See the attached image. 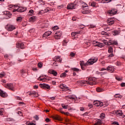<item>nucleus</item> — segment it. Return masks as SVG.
Segmentation results:
<instances>
[{
	"label": "nucleus",
	"mask_w": 125,
	"mask_h": 125,
	"mask_svg": "<svg viewBox=\"0 0 125 125\" xmlns=\"http://www.w3.org/2000/svg\"><path fill=\"white\" fill-rule=\"evenodd\" d=\"M98 60V58H94V59H90L85 63H84V62L81 61L80 66H85V67H86V66H88V65H92L93 64H94L95 62H97Z\"/></svg>",
	"instance_id": "nucleus-1"
},
{
	"label": "nucleus",
	"mask_w": 125,
	"mask_h": 125,
	"mask_svg": "<svg viewBox=\"0 0 125 125\" xmlns=\"http://www.w3.org/2000/svg\"><path fill=\"white\" fill-rule=\"evenodd\" d=\"M94 46H98L99 47H103L105 44H108V42L107 41L104 40L103 43L99 42L97 41H94L93 42Z\"/></svg>",
	"instance_id": "nucleus-2"
},
{
	"label": "nucleus",
	"mask_w": 125,
	"mask_h": 125,
	"mask_svg": "<svg viewBox=\"0 0 125 125\" xmlns=\"http://www.w3.org/2000/svg\"><path fill=\"white\" fill-rule=\"evenodd\" d=\"M5 29L7 30V31H8V32H12V31H13V30H15L16 28H15L14 25L7 24L5 26Z\"/></svg>",
	"instance_id": "nucleus-3"
},
{
	"label": "nucleus",
	"mask_w": 125,
	"mask_h": 125,
	"mask_svg": "<svg viewBox=\"0 0 125 125\" xmlns=\"http://www.w3.org/2000/svg\"><path fill=\"white\" fill-rule=\"evenodd\" d=\"M88 81H87V83L90 84V85H94V84H96V81L95 79L93 78H88Z\"/></svg>",
	"instance_id": "nucleus-4"
},
{
	"label": "nucleus",
	"mask_w": 125,
	"mask_h": 125,
	"mask_svg": "<svg viewBox=\"0 0 125 125\" xmlns=\"http://www.w3.org/2000/svg\"><path fill=\"white\" fill-rule=\"evenodd\" d=\"M27 10V8H22V7H19L18 9H14L13 12L17 11L18 12H24Z\"/></svg>",
	"instance_id": "nucleus-5"
},
{
	"label": "nucleus",
	"mask_w": 125,
	"mask_h": 125,
	"mask_svg": "<svg viewBox=\"0 0 125 125\" xmlns=\"http://www.w3.org/2000/svg\"><path fill=\"white\" fill-rule=\"evenodd\" d=\"M113 115H117L118 116H122L123 118H124L125 115H123V112L121 110L113 111L112 113Z\"/></svg>",
	"instance_id": "nucleus-6"
},
{
	"label": "nucleus",
	"mask_w": 125,
	"mask_h": 125,
	"mask_svg": "<svg viewBox=\"0 0 125 125\" xmlns=\"http://www.w3.org/2000/svg\"><path fill=\"white\" fill-rule=\"evenodd\" d=\"M94 105L97 107H102L103 106V103L99 101H95L93 102Z\"/></svg>",
	"instance_id": "nucleus-7"
},
{
	"label": "nucleus",
	"mask_w": 125,
	"mask_h": 125,
	"mask_svg": "<svg viewBox=\"0 0 125 125\" xmlns=\"http://www.w3.org/2000/svg\"><path fill=\"white\" fill-rule=\"evenodd\" d=\"M40 86L42 88H43L44 89H50V86H49L48 84H40Z\"/></svg>",
	"instance_id": "nucleus-8"
},
{
	"label": "nucleus",
	"mask_w": 125,
	"mask_h": 125,
	"mask_svg": "<svg viewBox=\"0 0 125 125\" xmlns=\"http://www.w3.org/2000/svg\"><path fill=\"white\" fill-rule=\"evenodd\" d=\"M62 36V32L61 31H57L56 33V35H55V38L56 40H59L60 39V37Z\"/></svg>",
	"instance_id": "nucleus-9"
},
{
	"label": "nucleus",
	"mask_w": 125,
	"mask_h": 125,
	"mask_svg": "<svg viewBox=\"0 0 125 125\" xmlns=\"http://www.w3.org/2000/svg\"><path fill=\"white\" fill-rule=\"evenodd\" d=\"M16 47L17 48H21V49H24V48H25V47L24 46V43L19 42L17 43Z\"/></svg>",
	"instance_id": "nucleus-10"
},
{
	"label": "nucleus",
	"mask_w": 125,
	"mask_h": 125,
	"mask_svg": "<svg viewBox=\"0 0 125 125\" xmlns=\"http://www.w3.org/2000/svg\"><path fill=\"white\" fill-rule=\"evenodd\" d=\"M7 87L9 89H10V90H12V91H15V90L14 89V85L12 83H9L7 85Z\"/></svg>",
	"instance_id": "nucleus-11"
},
{
	"label": "nucleus",
	"mask_w": 125,
	"mask_h": 125,
	"mask_svg": "<svg viewBox=\"0 0 125 125\" xmlns=\"http://www.w3.org/2000/svg\"><path fill=\"white\" fill-rule=\"evenodd\" d=\"M76 4L70 3L67 5V9H75L76 8Z\"/></svg>",
	"instance_id": "nucleus-12"
},
{
	"label": "nucleus",
	"mask_w": 125,
	"mask_h": 125,
	"mask_svg": "<svg viewBox=\"0 0 125 125\" xmlns=\"http://www.w3.org/2000/svg\"><path fill=\"white\" fill-rule=\"evenodd\" d=\"M53 61H55V62H62V59L60 58V57L59 56H56L53 59Z\"/></svg>",
	"instance_id": "nucleus-13"
},
{
	"label": "nucleus",
	"mask_w": 125,
	"mask_h": 125,
	"mask_svg": "<svg viewBox=\"0 0 125 125\" xmlns=\"http://www.w3.org/2000/svg\"><path fill=\"white\" fill-rule=\"evenodd\" d=\"M52 33V32L51 31L45 32L43 35V38H47V37H49V36L51 35Z\"/></svg>",
	"instance_id": "nucleus-14"
},
{
	"label": "nucleus",
	"mask_w": 125,
	"mask_h": 125,
	"mask_svg": "<svg viewBox=\"0 0 125 125\" xmlns=\"http://www.w3.org/2000/svg\"><path fill=\"white\" fill-rule=\"evenodd\" d=\"M0 96L1 97H6V96H7V94H6V93L4 92V91L0 90Z\"/></svg>",
	"instance_id": "nucleus-15"
},
{
	"label": "nucleus",
	"mask_w": 125,
	"mask_h": 125,
	"mask_svg": "<svg viewBox=\"0 0 125 125\" xmlns=\"http://www.w3.org/2000/svg\"><path fill=\"white\" fill-rule=\"evenodd\" d=\"M29 95H32L34 97H38V96H39V94L37 92L33 91L29 93Z\"/></svg>",
	"instance_id": "nucleus-16"
},
{
	"label": "nucleus",
	"mask_w": 125,
	"mask_h": 125,
	"mask_svg": "<svg viewBox=\"0 0 125 125\" xmlns=\"http://www.w3.org/2000/svg\"><path fill=\"white\" fill-rule=\"evenodd\" d=\"M117 12V10L116 9H112L110 11V15L112 14V15H115Z\"/></svg>",
	"instance_id": "nucleus-17"
},
{
	"label": "nucleus",
	"mask_w": 125,
	"mask_h": 125,
	"mask_svg": "<svg viewBox=\"0 0 125 125\" xmlns=\"http://www.w3.org/2000/svg\"><path fill=\"white\" fill-rule=\"evenodd\" d=\"M49 73L52 74L54 76H57V72L55 71L54 70H49Z\"/></svg>",
	"instance_id": "nucleus-18"
},
{
	"label": "nucleus",
	"mask_w": 125,
	"mask_h": 125,
	"mask_svg": "<svg viewBox=\"0 0 125 125\" xmlns=\"http://www.w3.org/2000/svg\"><path fill=\"white\" fill-rule=\"evenodd\" d=\"M60 87L61 88H62V89H66L65 90H68V87H67V85H66L65 84H62L60 85Z\"/></svg>",
	"instance_id": "nucleus-19"
},
{
	"label": "nucleus",
	"mask_w": 125,
	"mask_h": 125,
	"mask_svg": "<svg viewBox=\"0 0 125 125\" xmlns=\"http://www.w3.org/2000/svg\"><path fill=\"white\" fill-rule=\"evenodd\" d=\"M119 34H120V31L118 30H114L112 31V35H113V36H118V35H119Z\"/></svg>",
	"instance_id": "nucleus-20"
},
{
	"label": "nucleus",
	"mask_w": 125,
	"mask_h": 125,
	"mask_svg": "<svg viewBox=\"0 0 125 125\" xmlns=\"http://www.w3.org/2000/svg\"><path fill=\"white\" fill-rule=\"evenodd\" d=\"M53 119H54V120H57V121H62V118H61V117L58 115L54 116Z\"/></svg>",
	"instance_id": "nucleus-21"
},
{
	"label": "nucleus",
	"mask_w": 125,
	"mask_h": 125,
	"mask_svg": "<svg viewBox=\"0 0 125 125\" xmlns=\"http://www.w3.org/2000/svg\"><path fill=\"white\" fill-rule=\"evenodd\" d=\"M96 91H97V92H102V91H104V89L100 87H98L96 88Z\"/></svg>",
	"instance_id": "nucleus-22"
},
{
	"label": "nucleus",
	"mask_w": 125,
	"mask_h": 125,
	"mask_svg": "<svg viewBox=\"0 0 125 125\" xmlns=\"http://www.w3.org/2000/svg\"><path fill=\"white\" fill-rule=\"evenodd\" d=\"M90 12H91V11H90V10H84L82 12V13L83 14H89V13H90Z\"/></svg>",
	"instance_id": "nucleus-23"
},
{
	"label": "nucleus",
	"mask_w": 125,
	"mask_h": 125,
	"mask_svg": "<svg viewBox=\"0 0 125 125\" xmlns=\"http://www.w3.org/2000/svg\"><path fill=\"white\" fill-rule=\"evenodd\" d=\"M69 99H73L74 100H77L78 98L75 95H72L68 97Z\"/></svg>",
	"instance_id": "nucleus-24"
},
{
	"label": "nucleus",
	"mask_w": 125,
	"mask_h": 125,
	"mask_svg": "<svg viewBox=\"0 0 125 125\" xmlns=\"http://www.w3.org/2000/svg\"><path fill=\"white\" fill-rule=\"evenodd\" d=\"M89 5L93 6V7H96V2H89Z\"/></svg>",
	"instance_id": "nucleus-25"
},
{
	"label": "nucleus",
	"mask_w": 125,
	"mask_h": 125,
	"mask_svg": "<svg viewBox=\"0 0 125 125\" xmlns=\"http://www.w3.org/2000/svg\"><path fill=\"white\" fill-rule=\"evenodd\" d=\"M113 48L111 47H110V57H114V54H113Z\"/></svg>",
	"instance_id": "nucleus-26"
},
{
	"label": "nucleus",
	"mask_w": 125,
	"mask_h": 125,
	"mask_svg": "<svg viewBox=\"0 0 125 125\" xmlns=\"http://www.w3.org/2000/svg\"><path fill=\"white\" fill-rule=\"evenodd\" d=\"M102 124V121L99 119L97 120V122L94 124L95 125H100Z\"/></svg>",
	"instance_id": "nucleus-27"
},
{
	"label": "nucleus",
	"mask_w": 125,
	"mask_h": 125,
	"mask_svg": "<svg viewBox=\"0 0 125 125\" xmlns=\"http://www.w3.org/2000/svg\"><path fill=\"white\" fill-rule=\"evenodd\" d=\"M115 23V19H112V18H110V25H113Z\"/></svg>",
	"instance_id": "nucleus-28"
},
{
	"label": "nucleus",
	"mask_w": 125,
	"mask_h": 125,
	"mask_svg": "<svg viewBox=\"0 0 125 125\" xmlns=\"http://www.w3.org/2000/svg\"><path fill=\"white\" fill-rule=\"evenodd\" d=\"M23 19V18L22 17H18L17 18V22H21V21H22V20Z\"/></svg>",
	"instance_id": "nucleus-29"
},
{
	"label": "nucleus",
	"mask_w": 125,
	"mask_h": 125,
	"mask_svg": "<svg viewBox=\"0 0 125 125\" xmlns=\"http://www.w3.org/2000/svg\"><path fill=\"white\" fill-rule=\"evenodd\" d=\"M36 20V17L33 16L29 19V21L31 22H34Z\"/></svg>",
	"instance_id": "nucleus-30"
},
{
	"label": "nucleus",
	"mask_w": 125,
	"mask_h": 125,
	"mask_svg": "<svg viewBox=\"0 0 125 125\" xmlns=\"http://www.w3.org/2000/svg\"><path fill=\"white\" fill-rule=\"evenodd\" d=\"M110 45H111V44H114V45H117L118 44V42L117 41H113V42H110Z\"/></svg>",
	"instance_id": "nucleus-31"
},
{
	"label": "nucleus",
	"mask_w": 125,
	"mask_h": 125,
	"mask_svg": "<svg viewBox=\"0 0 125 125\" xmlns=\"http://www.w3.org/2000/svg\"><path fill=\"white\" fill-rule=\"evenodd\" d=\"M115 71V68H114V66H110V73H113Z\"/></svg>",
	"instance_id": "nucleus-32"
},
{
	"label": "nucleus",
	"mask_w": 125,
	"mask_h": 125,
	"mask_svg": "<svg viewBox=\"0 0 125 125\" xmlns=\"http://www.w3.org/2000/svg\"><path fill=\"white\" fill-rule=\"evenodd\" d=\"M72 71H73V72H79L80 71V69L77 68H71Z\"/></svg>",
	"instance_id": "nucleus-33"
},
{
	"label": "nucleus",
	"mask_w": 125,
	"mask_h": 125,
	"mask_svg": "<svg viewBox=\"0 0 125 125\" xmlns=\"http://www.w3.org/2000/svg\"><path fill=\"white\" fill-rule=\"evenodd\" d=\"M106 70H107V71H109L110 70V66H108L107 67V68H106V69L105 68H102L100 71H106Z\"/></svg>",
	"instance_id": "nucleus-34"
},
{
	"label": "nucleus",
	"mask_w": 125,
	"mask_h": 125,
	"mask_svg": "<svg viewBox=\"0 0 125 125\" xmlns=\"http://www.w3.org/2000/svg\"><path fill=\"white\" fill-rule=\"evenodd\" d=\"M4 111V109L3 108L0 109V115H1V116H2Z\"/></svg>",
	"instance_id": "nucleus-35"
},
{
	"label": "nucleus",
	"mask_w": 125,
	"mask_h": 125,
	"mask_svg": "<svg viewBox=\"0 0 125 125\" xmlns=\"http://www.w3.org/2000/svg\"><path fill=\"white\" fill-rule=\"evenodd\" d=\"M68 42L66 41L65 40H63V42H62V45L63 46H66L67 45V43Z\"/></svg>",
	"instance_id": "nucleus-36"
},
{
	"label": "nucleus",
	"mask_w": 125,
	"mask_h": 125,
	"mask_svg": "<svg viewBox=\"0 0 125 125\" xmlns=\"http://www.w3.org/2000/svg\"><path fill=\"white\" fill-rule=\"evenodd\" d=\"M102 2L103 3L110 2V0H102Z\"/></svg>",
	"instance_id": "nucleus-37"
},
{
	"label": "nucleus",
	"mask_w": 125,
	"mask_h": 125,
	"mask_svg": "<svg viewBox=\"0 0 125 125\" xmlns=\"http://www.w3.org/2000/svg\"><path fill=\"white\" fill-rule=\"evenodd\" d=\"M100 118L101 119H104L105 118V114L104 113H101L100 115Z\"/></svg>",
	"instance_id": "nucleus-38"
},
{
	"label": "nucleus",
	"mask_w": 125,
	"mask_h": 125,
	"mask_svg": "<svg viewBox=\"0 0 125 125\" xmlns=\"http://www.w3.org/2000/svg\"><path fill=\"white\" fill-rule=\"evenodd\" d=\"M4 76H5V74L4 73V72H2L0 73V78H3Z\"/></svg>",
	"instance_id": "nucleus-39"
},
{
	"label": "nucleus",
	"mask_w": 125,
	"mask_h": 125,
	"mask_svg": "<svg viewBox=\"0 0 125 125\" xmlns=\"http://www.w3.org/2000/svg\"><path fill=\"white\" fill-rule=\"evenodd\" d=\"M66 73L63 72L61 75V78H65V77H66Z\"/></svg>",
	"instance_id": "nucleus-40"
},
{
	"label": "nucleus",
	"mask_w": 125,
	"mask_h": 125,
	"mask_svg": "<svg viewBox=\"0 0 125 125\" xmlns=\"http://www.w3.org/2000/svg\"><path fill=\"white\" fill-rule=\"evenodd\" d=\"M115 98H121L122 97V96L121 95L117 94L115 95Z\"/></svg>",
	"instance_id": "nucleus-41"
},
{
	"label": "nucleus",
	"mask_w": 125,
	"mask_h": 125,
	"mask_svg": "<svg viewBox=\"0 0 125 125\" xmlns=\"http://www.w3.org/2000/svg\"><path fill=\"white\" fill-rule=\"evenodd\" d=\"M62 109V108H60V110L61 111V112L62 113V114H64V115H68V112H66L65 113L64 111H61V110Z\"/></svg>",
	"instance_id": "nucleus-42"
},
{
	"label": "nucleus",
	"mask_w": 125,
	"mask_h": 125,
	"mask_svg": "<svg viewBox=\"0 0 125 125\" xmlns=\"http://www.w3.org/2000/svg\"><path fill=\"white\" fill-rule=\"evenodd\" d=\"M38 68H42V62H39L38 64Z\"/></svg>",
	"instance_id": "nucleus-43"
},
{
	"label": "nucleus",
	"mask_w": 125,
	"mask_h": 125,
	"mask_svg": "<svg viewBox=\"0 0 125 125\" xmlns=\"http://www.w3.org/2000/svg\"><path fill=\"white\" fill-rule=\"evenodd\" d=\"M29 32L31 33V34H33V33H35V29L32 28L31 29H30L29 30Z\"/></svg>",
	"instance_id": "nucleus-44"
},
{
	"label": "nucleus",
	"mask_w": 125,
	"mask_h": 125,
	"mask_svg": "<svg viewBox=\"0 0 125 125\" xmlns=\"http://www.w3.org/2000/svg\"><path fill=\"white\" fill-rule=\"evenodd\" d=\"M111 125H119V123L117 122H112Z\"/></svg>",
	"instance_id": "nucleus-45"
},
{
	"label": "nucleus",
	"mask_w": 125,
	"mask_h": 125,
	"mask_svg": "<svg viewBox=\"0 0 125 125\" xmlns=\"http://www.w3.org/2000/svg\"><path fill=\"white\" fill-rule=\"evenodd\" d=\"M44 12H45V11H44L43 10H42L39 12V14H41L42 15V14H43V13H44Z\"/></svg>",
	"instance_id": "nucleus-46"
},
{
	"label": "nucleus",
	"mask_w": 125,
	"mask_h": 125,
	"mask_svg": "<svg viewBox=\"0 0 125 125\" xmlns=\"http://www.w3.org/2000/svg\"><path fill=\"white\" fill-rule=\"evenodd\" d=\"M84 27H85V26H84V25H83V24L80 25L79 26V28H80V29H83V28H84Z\"/></svg>",
	"instance_id": "nucleus-47"
},
{
	"label": "nucleus",
	"mask_w": 125,
	"mask_h": 125,
	"mask_svg": "<svg viewBox=\"0 0 125 125\" xmlns=\"http://www.w3.org/2000/svg\"><path fill=\"white\" fill-rule=\"evenodd\" d=\"M107 74V72H101V76H103V75H106Z\"/></svg>",
	"instance_id": "nucleus-48"
},
{
	"label": "nucleus",
	"mask_w": 125,
	"mask_h": 125,
	"mask_svg": "<svg viewBox=\"0 0 125 125\" xmlns=\"http://www.w3.org/2000/svg\"><path fill=\"white\" fill-rule=\"evenodd\" d=\"M59 28H58V26H55L53 28V30H58Z\"/></svg>",
	"instance_id": "nucleus-49"
},
{
	"label": "nucleus",
	"mask_w": 125,
	"mask_h": 125,
	"mask_svg": "<svg viewBox=\"0 0 125 125\" xmlns=\"http://www.w3.org/2000/svg\"><path fill=\"white\" fill-rule=\"evenodd\" d=\"M116 80H117V81H122V78L119 77H116L115 78Z\"/></svg>",
	"instance_id": "nucleus-50"
},
{
	"label": "nucleus",
	"mask_w": 125,
	"mask_h": 125,
	"mask_svg": "<svg viewBox=\"0 0 125 125\" xmlns=\"http://www.w3.org/2000/svg\"><path fill=\"white\" fill-rule=\"evenodd\" d=\"M62 107L63 109H67V108H68V105H63L62 104Z\"/></svg>",
	"instance_id": "nucleus-51"
},
{
	"label": "nucleus",
	"mask_w": 125,
	"mask_h": 125,
	"mask_svg": "<svg viewBox=\"0 0 125 125\" xmlns=\"http://www.w3.org/2000/svg\"><path fill=\"white\" fill-rule=\"evenodd\" d=\"M4 58H5L6 59H8V54H5V55H4Z\"/></svg>",
	"instance_id": "nucleus-52"
},
{
	"label": "nucleus",
	"mask_w": 125,
	"mask_h": 125,
	"mask_svg": "<svg viewBox=\"0 0 125 125\" xmlns=\"http://www.w3.org/2000/svg\"><path fill=\"white\" fill-rule=\"evenodd\" d=\"M29 13H30V14H34V10H29Z\"/></svg>",
	"instance_id": "nucleus-53"
},
{
	"label": "nucleus",
	"mask_w": 125,
	"mask_h": 125,
	"mask_svg": "<svg viewBox=\"0 0 125 125\" xmlns=\"http://www.w3.org/2000/svg\"><path fill=\"white\" fill-rule=\"evenodd\" d=\"M34 119H35V120H36V121H39V116H38L37 115H36L34 117Z\"/></svg>",
	"instance_id": "nucleus-54"
},
{
	"label": "nucleus",
	"mask_w": 125,
	"mask_h": 125,
	"mask_svg": "<svg viewBox=\"0 0 125 125\" xmlns=\"http://www.w3.org/2000/svg\"><path fill=\"white\" fill-rule=\"evenodd\" d=\"M83 7H86L87 6V4L84 2V3L83 4Z\"/></svg>",
	"instance_id": "nucleus-55"
},
{
	"label": "nucleus",
	"mask_w": 125,
	"mask_h": 125,
	"mask_svg": "<svg viewBox=\"0 0 125 125\" xmlns=\"http://www.w3.org/2000/svg\"><path fill=\"white\" fill-rule=\"evenodd\" d=\"M80 109V111H82V112H83V111H84V108L83 107H81Z\"/></svg>",
	"instance_id": "nucleus-56"
},
{
	"label": "nucleus",
	"mask_w": 125,
	"mask_h": 125,
	"mask_svg": "<svg viewBox=\"0 0 125 125\" xmlns=\"http://www.w3.org/2000/svg\"><path fill=\"white\" fill-rule=\"evenodd\" d=\"M45 122H46L47 123H49V122H50V119H49V118H46L45 119Z\"/></svg>",
	"instance_id": "nucleus-57"
},
{
	"label": "nucleus",
	"mask_w": 125,
	"mask_h": 125,
	"mask_svg": "<svg viewBox=\"0 0 125 125\" xmlns=\"http://www.w3.org/2000/svg\"><path fill=\"white\" fill-rule=\"evenodd\" d=\"M75 54L74 53L71 52L70 53V56H71L72 57H74L75 56Z\"/></svg>",
	"instance_id": "nucleus-58"
},
{
	"label": "nucleus",
	"mask_w": 125,
	"mask_h": 125,
	"mask_svg": "<svg viewBox=\"0 0 125 125\" xmlns=\"http://www.w3.org/2000/svg\"><path fill=\"white\" fill-rule=\"evenodd\" d=\"M7 15H8V17H9V15H11V13H10V12H6V14Z\"/></svg>",
	"instance_id": "nucleus-59"
},
{
	"label": "nucleus",
	"mask_w": 125,
	"mask_h": 125,
	"mask_svg": "<svg viewBox=\"0 0 125 125\" xmlns=\"http://www.w3.org/2000/svg\"><path fill=\"white\" fill-rule=\"evenodd\" d=\"M89 28H95V25H90V26H89Z\"/></svg>",
	"instance_id": "nucleus-60"
},
{
	"label": "nucleus",
	"mask_w": 125,
	"mask_h": 125,
	"mask_svg": "<svg viewBox=\"0 0 125 125\" xmlns=\"http://www.w3.org/2000/svg\"><path fill=\"white\" fill-rule=\"evenodd\" d=\"M121 86H122V87H124V86H125V83H123L121 84Z\"/></svg>",
	"instance_id": "nucleus-61"
},
{
	"label": "nucleus",
	"mask_w": 125,
	"mask_h": 125,
	"mask_svg": "<svg viewBox=\"0 0 125 125\" xmlns=\"http://www.w3.org/2000/svg\"><path fill=\"white\" fill-rule=\"evenodd\" d=\"M71 36L72 37H75V36H76V34L75 33V32L71 33Z\"/></svg>",
	"instance_id": "nucleus-62"
},
{
	"label": "nucleus",
	"mask_w": 125,
	"mask_h": 125,
	"mask_svg": "<svg viewBox=\"0 0 125 125\" xmlns=\"http://www.w3.org/2000/svg\"><path fill=\"white\" fill-rule=\"evenodd\" d=\"M75 35H79V34H81V31H78V32H74Z\"/></svg>",
	"instance_id": "nucleus-63"
},
{
	"label": "nucleus",
	"mask_w": 125,
	"mask_h": 125,
	"mask_svg": "<svg viewBox=\"0 0 125 125\" xmlns=\"http://www.w3.org/2000/svg\"><path fill=\"white\" fill-rule=\"evenodd\" d=\"M33 71H38V68L37 67L33 68Z\"/></svg>",
	"instance_id": "nucleus-64"
}]
</instances>
